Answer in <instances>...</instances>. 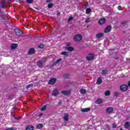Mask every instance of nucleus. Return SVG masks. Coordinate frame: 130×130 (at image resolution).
<instances>
[{
  "label": "nucleus",
  "instance_id": "25",
  "mask_svg": "<svg viewBox=\"0 0 130 130\" xmlns=\"http://www.w3.org/2000/svg\"><path fill=\"white\" fill-rule=\"evenodd\" d=\"M80 92L81 94H85V93H86V90L84 89H81Z\"/></svg>",
  "mask_w": 130,
  "mask_h": 130
},
{
  "label": "nucleus",
  "instance_id": "27",
  "mask_svg": "<svg viewBox=\"0 0 130 130\" xmlns=\"http://www.w3.org/2000/svg\"><path fill=\"white\" fill-rule=\"evenodd\" d=\"M109 94H110V91H109V90L106 91L105 93V96H108V95H109Z\"/></svg>",
  "mask_w": 130,
  "mask_h": 130
},
{
  "label": "nucleus",
  "instance_id": "41",
  "mask_svg": "<svg viewBox=\"0 0 130 130\" xmlns=\"http://www.w3.org/2000/svg\"><path fill=\"white\" fill-rule=\"evenodd\" d=\"M51 2V0H47L46 2L47 3H50Z\"/></svg>",
  "mask_w": 130,
  "mask_h": 130
},
{
  "label": "nucleus",
  "instance_id": "39",
  "mask_svg": "<svg viewBox=\"0 0 130 130\" xmlns=\"http://www.w3.org/2000/svg\"><path fill=\"white\" fill-rule=\"evenodd\" d=\"M118 94H119L118 92H114L115 96H118Z\"/></svg>",
  "mask_w": 130,
  "mask_h": 130
},
{
  "label": "nucleus",
  "instance_id": "44",
  "mask_svg": "<svg viewBox=\"0 0 130 130\" xmlns=\"http://www.w3.org/2000/svg\"><path fill=\"white\" fill-rule=\"evenodd\" d=\"M42 115H43V114L41 113V114L39 115V116H42Z\"/></svg>",
  "mask_w": 130,
  "mask_h": 130
},
{
  "label": "nucleus",
  "instance_id": "18",
  "mask_svg": "<svg viewBox=\"0 0 130 130\" xmlns=\"http://www.w3.org/2000/svg\"><path fill=\"white\" fill-rule=\"evenodd\" d=\"M125 127L126 128H130L129 122H126L125 123Z\"/></svg>",
  "mask_w": 130,
  "mask_h": 130
},
{
  "label": "nucleus",
  "instance_id": "3",
  "mask_svg": "<svg viewBox=\"0 0 130 130\" xmlns=\"http://www.w3.org/2000/svg\"><path fill=\"white\" fill-rule=\"evenodd\" d=\"M14 30L17 36H21L23 34L22 31L18 28H15Z\"/></svg>",
  "mask_w": 130,
  "mask_h": 130
},
{
  "label": "nucleus",
  "instance_id": "30",
  "mask_svg": "<svg viewBox=\"0 0 130 130\" xmlns=\"http://www.w3.org/2000/svg\"><path fill=\"white\" fill-rule=\"evenodd\" d=\"M52 4H49L48 5V8H49V9H51V8H52Z\"/></svg>",
  "mask_w": 130,
  "mask_h": 130
},
{
  "label": "nucleus",
  "instance_id": "19",
  "mask_svg": "<svg viewBox=\"0 0 130 130\" xmlns=\"http://www.w3.org/2000/svg\"><path fill=\"white\" fill-rule=\"evenodd\" d=\"M35 50L33 48H31L28 52V54H33L34 53Z\"/></svg>",
  "mask_w": 130,
  "mask_h": 130
},
{
  "label": "nucleus",
  "instance_id": "8",
  "mask_svg": "<svg viewBox=\"0 0 130 130\" xmlns=\"http://www.w3.org/2000/svg\"><path fill=\"white\" fill-rule=\"evenodd\" d=\"M111 30V26L109 25L106 27V29H105V33H108V32H110Z\"/></svg>",
  "mask_w": 130,
  "mask_h": 130
},
{
  "label": "nucleus",
  "instance_id": "22",
  "mask_svg": "<svg viewBox=\"0 0 130 130\" xmlns=\"http://www.w3.org/2000/svg\"><path fill=\"white\" fill-rule=\"evenodd\" d=\"M61 60H62V59H61V58L58 59L55 62H54L53 66H55V64H56V63H58V62H60V61H61Z\"/></svg>",
  "mask_w": 130,
  "mask_h": 130
},
{
  "label": "nucleus",
  "instance_id": "21",
  "mask_svg": "<svg viewBox=\"0 0 130 130\" xmlns=\"http://www.w3.org/2000/svg\"><path fill=\"white\" fill-rule=\"evenodd\" d=\"M66 48L69 51H73L74 50V48L72 47H67Z\"/></svg>",
  "mask_w": 130,
  "mask_h": 130
},
{
  "label": "nucleus",
  "instance_id": "46",
  "mask_svg": "<svg viewBox=\"0 0 130 130\" xmlns=\"http://www.w3.org/2000/svg\"><path fill=\"white\" fill-rule=\"evenodd\" d=\"M57 15H58V16L59 15V13H57Z\"/></svg>",
  "mask_w": 130,
  "mask_h": 130
},
{
  "label": "nucleus",
  "instance_id": "40",
  "mask_svg": "<svg viewBox=\"0 0 130 130\" xmlns=\"http://www.w3.org/2000/svg\"><path fill=\"white\" fill-rule=\"evenodd\" d=\"M112 127L113 128H115V127H116V125H115V124H113L112 125Z\"/></svg>",
  "mask_w": 130,
  "mask_h": 130
},
{
  "label": "nucleus",
  "instance_id": "45",
  "mask_svg": "<svg viewBox=\"0 0 130 130\" xmlns=\"http://www.w3.org/2000/svg\"><path fill=\"white\" fill-rule=\"evenodd\" d=\"M67 45H70V44H69V43H67Z\"/></svg>",
  "mask_w": 130,
  "mask_h": 130
},
{
  "label": "nucleus",
  "instance_id": "31",
  "mask_svg": "<svg viewBox=\"0 0 130 130\" xmlns=\"http://www.w3.org/2000/svg\"><path fill=\"white\" fill-rule=\"evenodd\" d=\"M33 1L34 0H27V3H28V4H32V3H33Z\"/></svg>",
  "mask_w": 130,
  "mask_h": 130
},
{
  "label": "nucleus",
  "instance_id": "11",
  "mask_svg": "<svg viewBox=\"0 0 130 130\" xmlns=\"http://www.w3.org/2000/svg\"><path fill=\"white\" fill-rule=\"evenodd\" d=\"M53 96H56V95H58V90L57 89H55L52 93Z\"/></svg>",
  "mask_w": 130,
  "mask_h": 130
},
{
  "label": "nucleus",
  "instance_id": "38",
  "mask_svg": "<svg viewBox=\"0 0 130 130\" xmlns=\"http://www.w3.org/2000/svg\"><path fill=\"white\" fill-rule=\"evenodd\" d=\"M118 9L119 10V11H121V10H122L121 6H119L118 7Z\"/></svg>",
  "mask_w": 130,
  "mask_h": 130
},
{
  "label": "nucleus",
  "instance_id": "43",
  "mask_svg": "<svg viewBox=\"0 0 130 130\" xmlns=\"http://www.w3.org/2000/svg\"><path fill=\"white\" fill-rule=\"evenodd\" d=\"M58 104H61V101H60V100L59 101Z\"/></svg>",
  "mask_w": 130,
  "mask_h": 130
},
{
  "label": "nucleus",
  "instance_id": "6",
  "mask_svg": "<svg viewBox=\"0 0 130 130\" xmlns=\"http://www.w3.org/2000/svg\"><path fill=\"white\" fill-rule=\"evenodd\" d=\"M55 82H56V79L52 78L49 80L48 84L49 85H54V84H55Z\"/></svg>",
  "mask_w": 130,
  "mask_h": 130
},
{
  "label": "nucleus",
  "instance_id": "32",
  "mask_svg": "<svg viewBox=\"0 0 130 130\" xmlns=\"http://www.w3.org/2000/svg\"><path fill=\"white\" fill-rule=\"evenodd\" d=\"M103 75H106V74H107V70H103L102 72Z\"/></svg>",
  "mask_w": 130,
  "mask_h": 130
},
{
  "label": "nucleus",
  "instance_id": "5",
  "mask_svg": "<svg viewBox=\"0 0 130 130\" xmlns=\"http://www.w3.org/2000/svg\"><path fill=\"white\" fill-rule=\"evenodd\" d=\"M94 57V54H89L87 57V60H92V59H93Z\"/></svg>",
  "mask_w": 130,
  "mask_h": 130
},
{
  "label": "nucleus",
  "instance_id": "36",
  "mask_svg": "<svg viewBox=\"0 0 130 130\" xmlns=\"http://www.w3.org/2000/svg\"><path fill=\"white\" fill-rule=\"evenodd\" d=\"M90 21V18H87L85 20V23H88Z\"/></svg>",
  "mask_w": 130,
  "mask_h": 130
},
{
  "label": "nucleus",
  "instance_id": "15",
  "mask_svg": "<svg viewBox=\"0 0 130 130\" xmlns=\"http://www.w3.org/2000/svg\"><path fill=\"white\" fill-rule=\"evenodd\" d=\"M101 83H102V79L101 78V77H100L97 80L96 84H98V85H100Z\"/></svg>",
  "mask_w": 130,
  "mask_h": 130
},
{
  "label": "nucleus",
  "instance_id": "29",
  "mask_svg": "<svg viewBox=\"0 0 130 130\" xmlns=\"http://www.w3.org/2000/svg\"><path fill=\"white\" fill-rule=\"evenodd\" d=\"M37 128H42V124H39L37 126Z\"/></svg>",
  "mask_w": 130,
  "mask_h": 130
},
{
  "label": "nucleus",
  "instance_id": "33",
  "mask_svg": "<svg viewBox=\"0 0 130 130\" xmlns=\"http://www.w3.org/2000/svg\"><path fill=\"white\" fill-rule=\"evenodd\" d=\"M33 86V85L32 84H29L27 86L26 88L27 89H29V88H31V87H32Z\"/></svg>",
  "mask_w": 130,
  "mask_h": 130
},
{
  "label": "nucleus",
  "instance_id": "14",
  "mask_svg": "<svg viewBox=\"0 0 130 130\" xmlns=\"http://www.w3.org/2000/svg\"><path fill=\"white\" fill-rule=\"evenodd\" d=\"M103 36H104V34L103 33L96 34V38H101V37H103Z\"/></svg>",
  "mask_w": 130,
  "mask_h": 130
},
{
  "label": "nucleus",
  "instance_id": "9",
  "mask_svg": "<svg viewBox=\"0 0 130 130\" xmlns=\"http://www.w3.org/2000/svg\"><path fill=\"white\" fill-rule=\"evenodd\" d=\"M62 94H63V95H66L68 96V95H70L71 93V91L70 90H64L61 91Z\"/></svg>",
  "mask_w": 130,
  "mask_h": 130
},
{
  "label": "nucleus",
  "instance_id": "26",
  "mask_svg": "<svg viewBox=\"0 0 130 130\" xmlns=\"http://www.w3.org/2000/svg\"><path fill=\"white\" fill-rule=\"evenodd\" d=\"M61 54L62 55H64L65 56H68V52L64 51V52H62Z\"/></svg>",
  "mask_w": 130,
  "mask_h": 130
},
{
  "label": "nucleus",
  "instance_id": "16",
  "mask_svg": "<svg viewBox=\"0 0 130 130\" xmlns=\"http://www.w3.org/2000/svg\"><path fill=\"white\" fill-rule=\"evenodd\" d=\"M34 129V127L32 125H29L26 127V128L25 130H33Z\"/></svg>",
  "mask_w": 130,
  "mask_h": 130
},
{
  "label": "nucleus",
  "instance_id": "2",
  "mask_svg": "<svg viewBox=\"0 0 130 130\" xmlns=\"http://www.w3.org/2000/svg\"><path fill=\"white\" fill-rule=\"evenodd\" d=\"M82 39H83V37L82 36V35H76L74 38V41L78 42L79 41H81V40H82Z\"/></svg>",
  "mask_w": 130,
  "mask_h": 130
},
{
  "label": "nucleus",
  "instance_id": "7",
  "mask_svg": "<svg viewBox=\"0 0 130 130\" xmlns=\"http://www.w3.org/2000/svg\"><path fill=\"white\" fill-rule=\"evenodd\" d=\"M105 18H101L99 21V24H100V25H103V24L105 23Z\"/></svg>",
  "mask_w": 130,
  "mask_h": 130
},
{
  "label": "nucleus",
  "instance_id": "4",
  "mask_svg": "<svg viewBox=\"0 0 130 130\" xmlns=\"http://www.w3.org/2000/svg\"><path fill=\"white\" fill-rule=\"evenodd\" d=\"M120 89L121 91H125L127 90V89H128V86L127 85L124 84L120 86Z\"/></svg>",
  "mask_w": 130,
  "mask_h": 130
},
{
  "label": "nucleus",
  "instance_id": "34",
  "mask_svg": "<svg viewBox=\"0 0 130 130\" xmlns=\"http://www.w3.org/2000/svg\"><path fill=\"white\" fill-rule=\"evenodd\" d=\"M73 19H74V18L73 17H69V18L68 19V22H70V21H72Z\"/></svg>",
  "mask_w": 130,
  "mask_h": 130
},
{
  "label": "nucleus",
  "instance_id": "28",
  "mask_svg": "<svg viewBox=\"0 0 130 130\" xmlns=\"http://www.w3.org/2000/svg\"><path fill=\"white\" fill-rule=\"evenodd\" d=\"M46 109V106L44 105V106L42 107L41 108V111H44Z\"/></svg>",
  "mask_w": 130,
  "mask_h": 130
},
{
  "label": "nucleus",
  "instance_id": "1",
  "mask_svg": "<svg viewBox=\"0 0 130 130\" xmlns=\"http://www.w3.org/2000/svg\"><path fill=\"white\" fill-rule=\"evenodd\" d=\"M9 3H11V0H3L2 2L0 3V18L4 20L7 19V15L2 11L5 10L6 7H8L7 4H9Z\"/></svg>",
  "mask_w": 130,
  "mask_h": 130
},
{
  "label": "nucleus",
  "instance_id": "20",
  "mask_svg": "<svg viewBox=\"0 0 130 130\" xmlns=\"http://www.w3.org/2000/svg\"><path fill=\"white\" fill-rule=\"evenodd\" d=\"M38 65L40 67V68H42L43 66V63L42 62V61L40 60L38 62Z\"/></svg>",
  "mask_w": 130,
  "mask_h": 130
},
{
  "label": "nucleus",
  "instance_id": "12",
  "mask_svg": "<svg viewBox=\"0 0 130 130\" xmlns=\"http://www.w3.org/2000/svg\"><path fill=\"white\" fill-rule=\"evenodd\" d=\"M112 111H113V109L112 107L108 108L106 110L107 113H111Z\"/></svg>",
  "mask_w": 130,
  "mask_h": 130
},
{
  "label": "nucleus",
  "instance_id": "10",
  "mask_svg": "<svg viewBox=\"0 0 130 130\" xmlns=\"http://www.w3.org/2000/svg\"><path fill=\"white\" fill-rule=\"evenodd\" d=\"M18 47V45L17 44H12L11 45V48L12 50H14V49H16Z\"/></svg>",
  "mask_w": 130,
  "mask_h": 130
},
{
  "label": "nucleus",
  "instance_id": "24",
  "mask_svg": "<svg viewBox=\"0 0 130 130\" xmlns=\"http://www.w3.org/2000/svg\"><path fill=\"white\" fill-rule=\"evenodd\" d=\"M90 13H91V9H90V8H87L86 10V14H87V15H89Z\"/></svg>",
  "mask_w": 130,
  "mask_h": 130
},
{
  "label": "nucleus",
  "instance_id": "13",
  "mask_svg": "<svg viewBox=\"0 0 130 130\" xmlns=\"http://www.w3.org/2000/svg\"><path fill=\"white\" fill-rule=\"evenodd\" d=\"M91 110V108H84L81 110V111L82 112H88V111H90Z\"/></svg>",
  "mask_w": 130,
  "mask_h": 130
},
{
  "label": "nucleus",
  "instance_id": "47",
  "mask_svg": "<svg viewBox=\"0 0 130 130\" xmlns=\"http://www.w3.org/2000/svg\"><path fill=\"white\" fill-rule=\"evenodd\" d=\"M14 118H15V119H16V117H14Z\"/></svg>",
  "mask_w": 130,
  "mask_h": 130
},
{
  "label": "nucleus",
  "instance_id": "23",
  "mask_svg": "<svg viewBox=\"0 0 130 130\" xmlns=\"http://www.w3.org/2000/svg\"><path fill=\"white\" fill-rule=\"evenodd\" d=\"M100 103H102V100L101 99H98L96 102V104H100Z\"/></svg>",
  "mask_w": 130,
  "mask_h": 130
},
{
  "label": "nucleus",
  "instance_id": "17",
  "mask_svg": "<svg viewBox=\"0 0 130 130\" xmlns=\"http://www.w3.org/2000/svg\"><path fill=\"white\" fill-rule=\"evenodd\" d=\"M64 120L66 121H68V120H69V114H65L64 115Z\"/></svg>",
  "mask_w": 130,
  "mask_h": 130
},
{
  "label": "nucleus",
  "instance_id": "35",
  "mask_svg": "<svg viewBox=\"0 0 130 130\" xmlns=\"http://www.w3.org/2000/svg\"><path fill=\"white\" fill-rule=\"evenodd\" d=\"M46 59H47V58H46V57H44V58L42 59V61H43L44 62H45V61H46Z\"/></svg>",
  "mask_w": 130,
  "mask_h": 130
},
{
  "label": "nucleus",
  "instance_id": "42",
  "mask_svg": "<svg viewBox=\"0 0 130 130\" xmlns=\"http://www.w3.org/2000/svg\"><path fill=\"white\" fill-rule=\"evenodd\" d=\"M128 86L129 87H130V81H129V82H128Z\"/></svg>",
  "mask_w": 130,
  "mask_h": 130
},
{
  "label": "nucleus",
  "instance_id": "37",
  "mask_svg": "<svg viewBox=\"0 0 130 130\" xmlns=\"http://www.w3.org/2000/svg\"><path fill=\"white\" fill-rule=\"evenodd\" d=\"M43 47H44V45L43 44H41L39 46V48H43Z\"/></svg>",
  "mask_w": 130,
  "mask_h": 130
}]
</instances>
